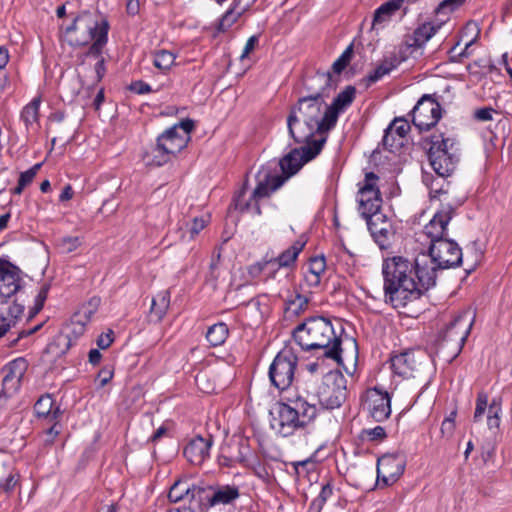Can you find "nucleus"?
I'll use <instances>...</instances> for the list:
<instances>
[{
	"label": "nucleus",
	"instance_id": "obj_1",
	"mask_svg": "<svg viewBox=\"0 0 512 512\" xmlns=\"http://www.w3.org/2000/svg\"><path fill=\"white\" fill-rule=\"evenodd\" d=\"M462 249L452 239L445 238L429 246V254L415 259L392 256L382 262L385 303L393 308H404L418 300L435 286L437 271L459 267Z\"/></svg>",
	"mask_w": 512,
	"mask_h": 512
},
{
	"label": "nucleus",
	"instance_id": "obj_2",
	"mask_svg": "<svg viewBox=\"0 0 512 512\" xmlns=\"http://www.w3.org/2000/svg\"><path fill=\"white\" fill-rule=\"evenodd\" d=\"M322 148L323 141L318 142L312 147L306 146L302 148L301 155L299 149H292L279 162L271 161L261 166L256 175L257 185L251 194L250 200L245 203L242 202V191L235 200L236 209L244 212L253 207L255 213L261 215L262 211L259 201L270 197L292 175L296 174L305 163L314 159L321 152Z\"/></svg>",
	"mask_w": 512,
	"mask_h": 512
},
{
	"label": "nucleus",
	"instance_id": "obj_3",
	"mask_svg": "<svg viewBox=\"0 0 512 512\" xmlns=\"http://www.w3.org/2000/svg\"><path fill=\"white\" fill-rule=\"evenodd\" d=\"M344 328H336L330 319L313 316L298 324L293 330V339L303 351H322L324 357L342 362V334Z\"/></svg>",
	"mask_w": 512,
	"mask_h": 512
},
{
	"label": "nucleus",
	"instance_id": "obj_4",
	"mask_svg": "<svg viewBox=\"0 0 512 512\" xmlns=\"http://www.w3.org/2000/svg\"><path fill=\"white\" fill-rule=\"evenodd\" d=\"M318 411L315 397H287L271 407L270 427L276 434L289 437L312 424Z\"/></svg>",
	"mask_w": 512,
	"mask_h": 512
},
{
	"label": "nucleus",
	"instance_id": "obj_5",
	"mask_svg": "<svg viewBox=\"0 0 512 512\" xmlns=\"http://www.w3.org/2000/svg\"><path fill=\"white\" fill-rule=\"evenodd\" d=\"M110 23L98 10L83 11L78 14L65 29L72 46L90 44L84 56H99L108 43Z\"/></svg>",
	"mask_w": 512,
	"mask_h": 512
},
{
	"label": "nucleus",
	"instance_id": "obj_6",
	"mask_svg": "<svg viewBox=\"0 0 512 512\" xmlns=\"http://www.w3.org/2000/svg\"><path fill=\"white\" fill-rule=\"evenodd\" d=\"M306 89L310 94L300 98L291 111H296L302 121L308 122L321 132L331 130L334 126L326 122L328 106L324 100L335 89L331 73L317 72L307 82Z\"/></svg>",
	"mask_w": 512,
	"mask_h": 512
},
{
	"label": "nucleus",
	"instance_id": "obj_7",
	"mask_svg": "<svg viewBox=\"0 0 512 512\" xmlns=\"http://www.w3.org/2000/svg\"><path fill=\"white\" fill-rule=\"evenodd\" d=\"M192 119H184L161 133L156 144L147 149L142 156L146 166L160 167L168 163L173 156L181 152L190 140Z\"/></svg>",
	"mask_w": 512,
	"mask_h": 512
},
{
	"label": "nucleus",
	"instance_id": "obj_8",
	"mask_svg": "<svg viewBox=\"0 0 512 512\" xmlns=\"http://www.w3.org/2000/svg\"><path fill=\"white\" fill-rule=\"evenodd\" d=\"M428 159L435 173L442 179L450 176L459 161L458 148L452 138L443 134H433L430 137Z\"/></svg>",
	"mask_w": 512,
	"mask_h": 512
},
{
	"label": "nucleus",
	"instance_id": "obj_9",
	"mask_svg": "<svg viewBox=\"0 0 512 512\" xmlns=\"http://www.w3.org/2000/svg\"><path fill=\"white\" fill-rule=\"evenodd\" d=\"M347 379L339 370L324 375L317 391V401L326 409L339 408L347 399Z\"/></svg>",
	"mask_w": 512,
	"mask_h": 512
},
{
	"label": "nucleus",
	"instance_id": "obj_10",
	"mask_svg": "<svg viewBox=\"0 0 512 512\" xmlns=\"http://www.w3.org/2000/svg\"><path fill=\"white\" fill-rule=\"evenodd\" d=\"M298 357L290 348H284L277 353L269 366L268 376L271 384L278 390L291 386L295 377Z\"/></svg>",
	"mask_w": 512,
	"mask_h": 512
},
{
	"label": "nucleus",
	"instance_id": "obj_11",
	"mask_svg": "<svg viewBox=\"0 0 512 512\" xmlns=\"http://www.w3.org/2000/svg\"><path fill=\"white\" fill-rule=\"evenodd\" d=\"M379 177L373 173L368 172L362 184H359V191L357 196L358 211L365 219L369 214L375 215L381 212L382 197L377 182Z\"/></svg>",
	"mask_w": 512,
	"mask_h": 512
},
{
	"label": "nucleus",
	"instance_id": "obj_12",
	"mask_svg": "<svg viewBox=\"0 0 512 512\" xmlns=\"http://www.w3.org/2000/svg\"><path fill=\"white\" fill-rule=\"evenodd\" d=\"M440 104L428 94L423 95L411 111L412 123L420 131L434 127L442 116Z\"/></svg>",
	"mask_w": 512,
	"mask_h": 512
},
{
	"label": "nucleus",
	"instance_id": "obj_13",
	"mask_svg": "<svg viewBox=\"0 0 512 512\" xmlns=\"http://www.w3.org/2000/svg\"><path fill=\"white\" fill-rule=\"evenodd\" d=\"M461 200L442 203L432 219L424 226V233L430 239V244L447 238V225L455 215L456 209L462 205Z\"/></svg>",
	"mask_w": 512,
	"mask_h": 512
},
{
	"label": "nucleus",
	"instance_id": "obj_14",
	"mask_svg": "<svg viewBox=\"0 0 512 512\" xmlns=\"http://www.w3.org/2000/svg\"><path fill=\"white\" fill-rule=\"evenodd\" d=\"M287 127L289 135L294 142L297 144H303L298 148L300 150V155L302 154V148L306 146L312 147L320 141H323V144L326 142L325 138L313 139L315 133L322 132L308 122L302 121L296 111H290L287 117Z\"/></svg>",
	"mask_w": 512,
	"mask_h": 512
},
{
	"label": "nucleus",
	"instance_id": "obj_15",
	"mask_svg": "<svg viewBox=\"0 0 512 512\" xmlns=\"http://www.w3.org/2000/svg\"><path fill=\"white\" fill-rule=\"evenodd\" d=\"M22 271L8 260L0 258V300L6 303L9 298L23 289Z\"/></svg>",
	"mask_w": 512,
	"mask_h": 512
},
{
	"label": "nucleus",
	"instance_id": "obj_16",
	"mask_svg": "<svg viewBox=\"0 0 512 512\" xmlns=\"http://www.w3.org/2000/svg\"><path fill=\"white\" fill-rule=\"evenodd\" d=\"M473 321L468 322L464 316H458L445 328L440 346L442 348L453 345V357H456L462 350L470 333Z\"/></svg>",
	"mask_w": 512,
	"mask_h": 512
},
{
	"label": "nucleus",
	"instance_id": "obj_17",
	"mask_svg": "<svg viewBox=\"0 0 512 512\" xmlns=\"http://www.w3.org/2000/svg\"><path fill=\"white\" fill-rule=\"evenodd\" d=\"M406 461L402 455L386 454L377 461V481L384 486L394 484L404 473Z\"/></svg>",
	"mask_w": 512,
	"mask_h": 512
},
{
	"label": "nucleus",
	"instance_id": "obj_18",
	"mask_svg": "<svg viewBox=\"0 0 512 512\" xmlns=\"http://www.w3.org/2000/svg\"><path fill=\"white\" fill-rule=\"evenodd\" d=\"M365 220L368 230L379 248L382 250L389 248L395 236L392 221L382 212L375 215L369 214Z\"/></svg>",
	"mask_w": 512,
	"mask_h": 512
},
{
	"label": "nucleus",
	"instance_id": "obj_19",
	"mask_svg": "<svg viewBox=\"0 0 512 512\" xmlns=\"http://www.w3.org/2000/svg\"><path fill=\"white\" fill-rule=\"evenodd\" d=\"M365 406L369 415L376 422L385 421L391 415V398L388 392L381 391L377 388L368 392Z\"/></svg>",
	"mask_w": 512,
	"mask_h": 512
},
{
	"label": "nucleus",
	"instance_id": "obj_20",
	"mask_svg": "<svg viewBox=\"0 0 512 512\" xmlns=\"http://www.w3.org/2000/svg\"><path fill=\"white\" fill-rule=\"evenodd\" d=\"M391 369L393 372L401 377L409 378L414 377V373L417 372L422 362L419 361L414 352L405 351L397 355H393L390 358Z\"/></svg>",
	"mask_w": 512,
	"mask_h": 512
},
{
	"label": "nucleus",
	"instance_id": "obj_21",
	"mask_svg": "<svg viewBox=\"0 0 512 512\" xmlns=\"http://www.w3.org/2000/svg\"><path fill=\"white\" fill-rule=\"evenodd\" d=\"M355 94V87L347 86L334 98L331 105L327 107L326 122L330 126L336 125L339 113L352 104Z\"/></svg>",
	"mask_w": 512,
	"mask_h": 512
},
{
	"label": "nucleus",
	"instance_id": "obj_22",
	"mask_svg": "<svg viewBox=\"0 0 512 512\" xmlns=\"http://www.w3.org/2000/svg\"><path fill=\"white\" fill-rule=\"evenodd\" d=\"M24 365L25 361L23 359H17L10 363L9 371L2 380L3 388L0 392V408L4 407L8 400L7 390L11 388L14 390L18 389Z\"/></svg>",
	"mask_w": 512,
	"mask_h": 512
},
{
	"label": "nucleus",
	"instance_id": "obj_23",
	"mask_svg": "<svg viewBox=\"0 0 512 512\" xmlns=\"http://www.w3.org/2000/svg\"><path fill=\"white\" fill-rule=\"evenodd\" d=\"M191 484L188 479L176 481L169 490L168 498L171 502L180 503L182 501L191 504L192 495H189ZM170 512H192L190 505L180 504L179 506L170 510Z\"/></svg>",
	"mask_w": 512,
	"mask_h": 512
},
{
	"label": "nucleus",
	"instance_id": "obj_24",
	"mask_svg": "<svg viewBox=\"0 0 512 512\" xmlns=\"http://www.w3.org/2000/svg\"><path fill=\"white\" fill-rule=\"evenodd\" d=\"M439 27L424 23L417 27L412 34H408L404 38V45L408 49L416 50L423 47L437 32Z\"/></svg>",
	"mask_w": 512,
	"mask_h": 512
},
{
	"label": "nucleus",
	"instance_id": "obj_25",
	"mask_svg": "<svg viewBox=\"0 0 512 512\" xmlns=\"http://www.w3.org/2000/svg\"><path fill=\"white\" fill-rule=\"evenodd\" d=\"M41 96L34 97L20 112V120L24 123L26 131H37L40 127Z\"/></svg>",
	"mask_w": 512,
	"mask_h": 512
},
{
	"label": "nucleus",
	"instance_id": "obj_26",
	"mask_svg": "<svg viewBox=\"0 0 512 512\" xmlns=\"http://www.w3.org/2000/svg\"><path fill=\"white\" fill-rule=\"evenodd\" d=\"M24 309V303H20L19 297H16L13 304L8 307L6 314L0 311V338L5 336L6 333L16 325Z\"/></svg>",
	"mask_w": 512,
	"mask_h": 512
},
{
	"label": "nucleus",
	"instance_id": "obj_27",
	"mask_svg": "<svg viewBox=\"0 0 512 512\" xmlns=\"http://www.w3.org/2000/svg\"><path fill=\"white\" fill-rule=\"evenodd\" d=\"M304 246V242L295 241L289 248L284 250L280 255L270 259L271 268H274L275 266L279 268H290L294 266Z\"/></svg>",
	"mask_w": 512,
	"mask_h": 512
},
{
	"label": "nucleus",
	"instance_id": "obj_28",
	"mask_svg": "<svg viewBox=\"0 0 512 512\" xmlns=\"http://www.w3.org/2000/svg\"><path fill=\"white\" fill-rule=\"evenodd\" d=\"M170 306V292L162 290L152 299L150 307L151 321L159 322L166 315Z\"/></svg>",
	"mask_w": 512,
	"mask_h": 512
},
{
	"label": "nucleus",
	"instance_id": "obj_29",
	"mask_svg": "<svg viewBox=\"0 0 512 512\" xmlns=\"http://www.w3.org/2000/svg\"><path fill=\"white\" fill-rule=\"evenodd\" d=\"M403 0H389L380 5L374 13L373 27L386 23L401 8Z\"/></svg>",
	"mask_w": 512,
	"mask_h": 512
},
{
	"label": "nucleus",
	"instance_id": "obj_30",
	"mask_svg": "<svg viewBox=\"0 0 512 512\" xmlns=\"http://www.w3.org/2000/svg\"><path fill=\"white\" fill-rule=\"evenodd\" d=\"M214 487L213 486H194V499L198 503L199 512H208L214 507Z\"/></svg>",
	"mask_w": 512,
	"mask_h": 512
},
{
	"label": "nucleus",
	"instance_id": "obj_31",
	"mask_svg": "<svg viewBox=\"0 0 512 512\" xmlns=\"http://www.w3.org/2000/svg\"><path fill=\"white\" fill-rule=\"evenodd\" d=\"M239 489L236 486L224 485L214 487V506L228 505L239 497Z\"/></svg>",
	"mask_w": 512,
	"mask_h": 512
},
{
	"label": "nucleus",
	"instance_id": "obj_32",
	"mask_svg": "<svg viewBox=\"0 0 512 512\" xmlns=\"http://www.w3.org/2000/svg\"><path fill=\"white\" fill-rule=\"evenodd\" d=\"M54 400L51 396H41L34 405V411L38 417L55 419L59 413V408L54 409Z\"/></svg>",
	"mask_w": 512,
	"mask_h": 512
},
{
	"label": "nucleus",
	"instance_id": "obj_33",
	"mask_svg": "<svg viewBox=\"0 0 512 512\" xmlns=\"http://www.w3.org/2000/svg\"><path fill=\"white\" fill-rule=\"evenodd\" d=\"M228 334L229 329L227 325L223 322H220L211 325L207 329L205 333V338L211 346L216 347L222 345L225 342V340L228 337Z\"/></svg>",
	"mask_w": 512,
	"mask_h": 512
},
{
	"label": "nucleus",
	"instance_id": "obj_34",
	"mask_svg": "<svg viewBox=\"0 0 512 512\" xmlns=\"http://www.w3.org/2000/svg\"><path fill=\"white\" fill-rule=\"evenodd\" d=\"M398 63L395 58L393 59H385L382 61L379 65L375 67L373 71H371L365 78V81L367 83V86H370L380 79H382L384 76L388 75L392 70H394L397 67Z\"/></svg>",
	"mask_w": 512,
	"mask_h": 512
},
{
	"label": "nucleus",
	"instance_id": "obj_35",
	"mask_svg": "<svg viewBox=\"0 0 512 512\" xmlns=\"http://www.w3.org/2000/svg\"><path fill=\"white\" fill-rule=\"evenodd\" d=\"M213 445V438L210 434L206 436L194 435V457H199V463L210 457V449Z\"/></svg>",
	"mask_w": 512,
	"mask_h": 512
},
{
	"label": "nucleus",
	"instance_id": "obj_36",
	"mask_svg": "<svg viewBox=\"0 0 512 512\" xmlns=\"http://www.w3.org/2000/svg\"><path fill=\"white\" fill-rule=\"evenodd\" d=\"M333 495V486L330 482L322 486L319 495L311 502L309 510L311 512H321L326 502Z\"/></svg>",
	"mask_w": 512,
	"mask_h": 512
},
{
	"label": "nucleus",
	"instance_id": "obj_37",
	"mask_svg": "<svg viewBox=\"0 0 512 512\" xmlns=\"http://www.w3.org/2000/svg\"><path fill=\"white\" fill-rule=\"evenodd\" d=\"M308 305V299L301 294L294 295L286 301V311L291 315H299Z\"/></svg>",
	"mask_w": 512,
	"mask_h": 512
},
{
	"label": "nucleus",
	"instance_id": "obj_38",
	"mask_svg": "<svg viewBox=\"0 0 512 512\" xmlns=\"http://www.w3.org/2000/svg\"><path fill=\"white\" fill-rule=\"evenodd\" d=\"M385 130L405 140L410 131V124L404 118H395Z\"/></svg>",
	"mask_w": 512,
	"mask_h": 512
},
{
	"label": "nucleus",
	"instance_id": "obj_39",
	"mask_svg": "<svg viewBox=\"0 0 512 512\" xmlns=\"http://www.w3.org/2000/svg\"><path fill=\"white\" fill-rule=\"evenodd\" d=\"M174 61L175 57L171 52L161 50L155 53L153 62L155 67L162 71H166L173 65Z\"/></svg>",
	"mask_w": 512,
	"mask_h": 512
},
{
	"label": "nucleus",
	"instance_id": "obj_40",
	"mask_svg": "<svg viewBox=\"0 0 512 512\" xmlns=\"http://www.w3.org/2000/svg\"><path fill=\"white\" fill-rule=\"evenodd\" d=\"M387 434L382 426H376L374 428L363 429L361 432V439L369 442H381L386 439Z\"/></svg>",
	"mask_w": 512,
	"mask_h": 512
},
{
	"label": "nucleus",
	"instance_id": "obj_41",
	"mask_svg": "<svg viewBox=\"0 0 512 512\" xmlns=\"http://www.w3.org/2000/svg\"><path fill=\"white\" fill-rule=\"evenodd\" d=\"M48 291H49V285H47V284L43 285L40 288L38 294L35 297L33 307H31L29 309L28 319H32L36 314H38L41 311V309L43 308L44 303L47 299Z\"/></svg>",
	"mask_w": 512,
	"mask_h": 512
},
{
	"label": "nucleus",
	"instance_id": "obj_42",
	"mask_svg": "<svg viewBox=\"0 0 512 512\" xmlns=\"http://www.w3.org/2000/svg\"><path fill=\"white\" fill-rule=\"evenodd\" d=\"M353 55V45H349L343 53L334 61L332 69L336 74H340L349 64Z\"/></svg>",
	"mask_w": 512,
	"mask_h": 512
},
{
	"label": "nucleus",
	"instance_id": "obj_43",
	"mask_svg": "<svg viewBox=\"0 0 512 512\" xmlns=\"http://www.w3.org/2000/svg\"><path fill=\"white\" fill-rule=\"evenodd\" d=\"M306 270L322 278L326 271V260L324 256L310 258Z\"/></svg>",
	"mask_w": 512,
	"mask_h": 512
},
{
	"label": "nucleus",
	"instance_id": "obj_44",
	"mask_svg": "<svg viewBox=\"0 0 512 512\" xmlns=\"http://www.w3.org/2000/svg\"><path fill=\"white\" fill-rule=\"evenodd\" d=\"M383 145L391 152L397 151L404 145V140L396 136L392 132L386 131L383 137Z\"/></svg>",
	"mask_w": 512,
	"mask_h": 512
},
{
	"label": "nucleus",
	"instance_id": "obj_45",
	"mask_svg": "<svg viewBox=\"0 0 512 512\" xmlns=\"http://www.w3.org/2000/svg\"><path fill=\"white\" fill-rule=\"evenodd\" d=\"M240 15V11H235L234 9L227 10L220 19L219 30L223 32L228 30L238 20Z\"/></svg>",
	"mask_w": 512,
	"mask_h": 512
},
{
	"label": "nucleus",
	"instance_id": "obj_46",
	"mask_svg": "<svg viewBox=\"0 0 512 512\" xmlns=\"http://www.w3.org/2000/svg\"><path fill=\"white\" fill-rule=\"evenodd\" d=\"M501 407L496 404L495 400L489 405L487 424L490 429L498 428L500 425Z\"/></svg>",
	"mask_w": 512,
	"mask_h": 512
},
{
	"label": "nucleus",
	"instance_id": "obj_47",
	"mask_svg": "<svg viewBox=\"0 0 512 512\" xmlns=\"http://www.w3.org/2000/svg\"><path fill=\"white\" fill-rule=\"evenodd\" d=\"M487 406H488L487 394L484 392L478 393L477 400H476V408H475V412H474V421H479L483 417V415L487 409Z\"/></svg>",
	"mask_w": 512,
	"mask_h": 512
},
{
	"label": "nucleus",
	"instance_id": "obj_48",
	"mask_svg": "<svg viewBox=\"0 0 512 512\" xmlns=\"http://www.w3.org/2000/svg\"><path fill=\"white\" fill-rule=\"evenodd\" d=\"M42 166V163H37L33 165L28 170L21 172L18 181L24 186L27 187L29 184H31L37 175L38 171L40 170Z\"/></svg>",
	"mask_w": 512,
	"mask_h": 512
},
{
	"label": "nucleus",
	"instance_id": "obj_49",
	"mask_svg": "<svg viewBox=\"0 0 512 512\" xmlns=\"http://www.w3.org/2000/svg\"><path fill=\"white\" fill-rule=\"evenodd\" d=\"M429 189H430V194L433 198L440 197V196L444 195L445 197L442 201H445V203L451 202L449 199L448 189L444 188V184L439 185V182L437 179L432 180V182L429 186Z\"/></svg>",
	"mask_w": 512,
	"mask_h": 512
},
{
	"label": "nucleus",
	"instance_id": "obj_50",
	"mask_svg": "<svg viewBox=\"0 0 512 512\" xmlns=\"http://www.w3.org/2000/svg\"><path fill=\"white\" fill-rule=\"evenodd\" d=\"M18 473L9 474L4 480L0 481V491L10 493L14 490L19 481Z\"/></svg>",
	"mask_w": 512,
	"mask_h": 512
},
{
	"label": "nucleus",
	"instance_id": "obj_51",
	"mask_svg": "<svg viewBox=\"0 0 512 512\" xmlns=\"http://www.w3.org/2000/svg\"><path fill=\"white\" fill-rule=\"evenodd\" d=\"M259 43V36L258 35H252L248 38L246 41V44L242 50V53L240 55V61L244 62L249 58V54L255 49V47Z\"/></svg>",
	"mask_w": 512,
	"mask_h": 512
},
{
	"label": "nucleus",
	"instance_id": "obj_52",
	"mask_svg": "<svg viewBox=\"0 0 512 512\" xmlns=\"http://www.w3.org/2000/svg\"><path fill=\"white\" fill-rule=\"evenodd\" d=\"M313 462L310 458L302 460V461H294L291 463V466L294 469L295 474L300 476H305L309 473L308 466H312Z\"/></svg>",
	"mask_w": 512,
	"mask_h": 512
},
{
	"label": "nucleus",
	"instance_id": "obj_53",
	"mask_svg": "<svg viewBox=\"0 0 512 512\" xmlns=\"http://www.w3.org/2000/svg\"><path fill=\"white\" fill-rule=\"evenodd\" d=\"M114 371L110 367H104L102 368L97 377L96 382H98V385L100 388H103L105 385H107L113 378Z\"/></svg>",
	"mask_w": 512,
	"mask_h": 512
},
{
	"label": "nucleus",
	"instance_id": "obj_54",
	"mask_svg": "<svg viewBox=\"0 0 512 512\" xmlns=\"http://www.w3.org/2000/svg\"><path fill=\"white\" fill-rule=\"evenodd\" d=\"M81 245L79 237H64L61 240V247L64 252L71 253Z\"/></svg>",
	"mask_w": 512,
	"mask_h": 512
},
{
	"label": "nucleus",
	"instance_id": "obj_55",
	"mask_svg": "<svg viewBox=\"0 0 512 512\" xmlns=\"http://www.w3.org/2000/svg\"><path fill=\"white\" fill-rule=\"evenodd\" d=\"M128 89L138 95L148 94L152 91L151 86L144 81L137 80L133 81L129 86Z\"/></svg>",
	"mask_w": 512,
	"mask_h": 512
},
{
	"label": "nucleus",
	"instance_id": "obj_56",
	"mask_svg": "<svg viewBox=\"0 0 512 512\" xmlns=\"http://www.w3.org/2000/svg\"><path fill=\"white\" fill-rule=\"evenodd\" d=\"M211 220V215L208 212L202 213L200 216L194 217V234L203 230Z\"/></svg>",
	"mask_w": 512,
	"mask_h": 512
},
{
	"label": "nucleus",
	"instance_id": "obj_57",
	"mask_svg": "<svg viewBox=\"0 0 512 512\" xmlns=\"http://www.w3.org/2000/svg\"><path fill=\"white\" fill-rule=\"evenodd\" d=\"M94 59H96V63L94 66L95 73H96V80L101 81L106 73V67H105V59L103 57V51L100 52L99 56H92Z\"/></svg>",
	"mask_w": 512,
	"mask_h": 512
},
{
	"label": "nucleus",
	"instance_id": "obj_58",
	"mask_svg": "<svg viewBox=\"0 0 512 512\" xmlns=\"http://www.w3.org/2000/svg\"><path fill=\"white\" fill-rule=\"evenodd\" d=\"M272 269L270 260L264 262H258L249 267V274L253 277L259 276L263 271Z\"/></svg>",
	"mask_w": 512,
	"mask_h": 512
},
{
	"label": "nucleus",
	"instance_id": "obj_59",
	"mask_svg": "<svg viewBox=\"0 0 512 512\" xmlns=\"http://www.w3.org/2000/svg\"><path fill=\"white\" fill-rule=\"evenodd\" d=\"M455 430V422L452 419H444L441 424V434L443 437L450 439Z\"/></svg>",
	"mask_w": 512,
	"mask_h": 512
},
{
	"label": "nucleus",
	"instance_id": "obj_60",
	"mask_svg": "<svg viewBox=\"0 0 512 512\" xmlns=\"http://www.w3.org/2000/svg\"><path fill=\"white\" fill-rule=\"evenodd\" d=\"M113 341H114L113 331L108 330V332L102 333L97 338V345L100 349H107L108 347H110V345L113 343Z\"/></svg>",
	"mask_w": 512,
	"mask_h": 512
},
{
	"label": "nucleus",
	"instance_id": "obj_61",
	"mask_svg": "<svg viewBox=\"0 0 512 512\" xmlns=\"http://www.w3.org/2000/svg\"><path fill=\"white\" fill-rule=\"evenodd\" d=\"M304 284L309 288H316L320 285L322 278L320 276L314 275L313 273L305 270L303 276Z\"/></svg>",
	"mask_w": 512,
	"mask_h": 512
},
{
	"label": "nucleus",
	"instance_id": "obj_62",
	"mask_svg": "<svg viewBox=\"0 0 512 512\" xmlns=\"http://www.w3.org/2000/svg\"><path fill=\"white\" fill-rule=\"evenodd\" d=\"M493 113L494 109L490 107H484L476 110L474 116L479 121H490L492 120Z\"/></svg>",
	"mask_w": 512,
	"mask_h": 512
},
{
	"label": "nucleus",
	"instance_id": "obj_63",
	"mask_svg": "<svg viewBox=\"0 0 512 512\" xmlns=\"http://www.w3.org/2000/svg\"><path fill=\"white\" fill-rule=\"evenodd\" d=\"M466 0H444L440 4L442 10L454 11L465 3Z\"/></svg>",
	"mask_w": 512,
	"mask_h": 512
},
{
	"label": "nucleus",
	"instance_id": "obj_64",
	"mask_svg": "<svg viewBox=\"0 0 512 512\" xmlns=\"http://www.w3.org/2000/svg\"><path fill=\"white\" fill-rule=\"evenodd\" d=\"M73 195H74V191H73L72 186L70 184H67L64 186V188L62 189V192L59 195V201L60 202L69 201L73 198Z\"/></svg>",
	"mask_w": 512,
	"mask_h": 512
}]
</instances>
